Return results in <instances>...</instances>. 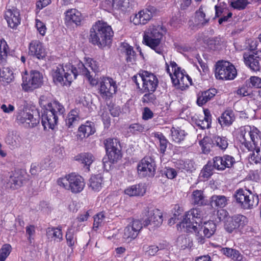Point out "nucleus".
Returning <instances> with one entry per match:
<instances>
[{
	"label": "nucleus",
	"mask_w": 261,
	"mask_h": 261,
	"mask_svg": "<svg viewBox=\"0 0 261 261\" xmlns=\"http://www.w3.org/2000/svg\"><path fill=\"white\" fill-rule=\"evenodd\" d=\"M248 4L247 0H236L231 3V6L234 9L243 10Z\"/></svg>",
	"instance_id": "nucleus-55"
},
{
	"label": "nucleus",
	"mask_w": 261,
	"mask_h": 261,
	"mask_svg": "<svg viewBox=\"0 0 261 261\" xmlns=\"http://www.w3.org/2000/svg\"><path fill=\"white\" fill-rule=\"evenodd\" d=\"M89 186L94 192L99 191L103 185V178L101 174L92 175L89 180Z\"/></svg>",
	"instance_id": "nucleus-28"
},
{
	"label": "nucleus",
	"mask_w": 261,
	"mask_h": 261,
	"mask_svg": "<svg viewBox=\"0 0 261 261\" xmlns=\"http://www.w3.org/2000/svg\"><path fill=\"white\" fill-rule=\"evenodd\" d=\"M236 203L241 208L249 210L258 205V196L253 194L250 191L239 189L236 190L233 195Z\"/></svg>",
	"instance_id": "nucleus-8"
},
{
	"label": "nucleus",
	"mask_w": 261,
	"mask_h": 261,
	"mask_svg": "<svg viewBox=\"0 0 261 261\" xmlns=\"http://www.w3.org/2000/svg\"><path fill=\"white\" fill-rule=\"evenodd\" d=\"M6 142L10 146L11 149H14L19 146L20 138L16 134L9 133L6 138Z\"/></svg>",
	"instance_id": "nucleus-41"
},
{
	"label": "nucleus",
	"mask_w": 261,
	"mask_h": 261,
	"mask_svg": "<svg viewBox=\"0 0 261 261\" xmlns=\"http://www.w3.org/2000/svg\"><path fill=\"white\" fill-rule=\"evenodd\" d=\"M5 17L8 26L12 29H16L20 23L19 11L15 8L7 9L5 12Z\"/></svg>",
	"instance_id": "nucleus-20"
},
{
	"label": "nucleus",
	"mask_w": 261,
	"mask_h": 261,
	"mask_svg": "<svg viewBox=\"0 0 261 261\" xmlns=\"http://www.w3.org/2000/svg\"><path fill=\"white\" fill-rule=\"evenodd\" d=\"M95 129L93 123L87 122L85 124L81 125L79 128L78 136L81 139L87 138L93 134Z\"/></svg>",
	"instance_id": "nucleus-25"
},
{
	"label": "nucleus",
	"mask_w": 261,
	"mask_h": 261,
	"mask_svg": "<svg viewBox=\"0 0 261 261\" xmlns=\"http://www.w3.org/2000/svg\"><path fill=\"white\" fill-rule=\"evenodd\" d=\"M94 72L98 71V66L96 61L91 58L86 60L84 63L79 61L76 65L66 64L65 65L59 64L52 70V76L54 82L61 86L70 85L73 79H75L79 74L86 76L91 85H98L95 80L90 74V70Z\"/></svg>",
	"instance_id": "nucleus-1"
},
{
	"label": "nucleus",
	"mask_w": 261,
	"mask_h": 261,
	"mask_svg": "<svg viewBox=\"0 0 261 261\" xmlns=\"http://www.w3.org/2000/svg\"><path fill=\"white\" fill-rule=\"evenodd\" d=\"M204 215L201 208H192L185 214L182 221L177 224V227L181 229H185L186 231L195 232L197 234L198 242L203 243L202 232L204 237L209 238L216 230V224L213 221L205 222L201 225Z\"/></svg>",
	"instance_id": "nucleus-2"
},
{
	"label": "nucleus",
	"mask_w": 261,
	"mask_h": 261,
	"mask_svg": "<svg viewBox=\"0 0 261 261\" xmlns=\"http://www.w3.org/2000/svg\"><path fill=\"white\" fill-rule=\"evenodd\" d=\"M155 138H157L159 141V151L163 155L165 154L169 142L166 137L161 133H154V135Z\"/></svg>",
	"instance_id": "nucleus-44"
},
{
	"label": "nucleus",
	"mask_w": 261,
	"mask_h": 261,
	"mask_svg": "<svg viewBox=\"0 0 261 261\" xmlns=\"http://www.w3.org/2000/svg\"><path fill=\"white\" fill-rule=\"evenodd\" d=\"M48 159L44 160L40 163H32L31 166L30 172L32 175H38L39 173L43 170L46 169L49 163Z\"/></svg>",
	"instance_id": "nucleus-34"
},
{
	"label": "nucleus",
	"mask_w": 261,
	"mask_h": 261,
	"mask_svg": "<svg viewBox=\"0 0 261 261\" xmlns=\"http://www.w3.org/2000/svg\"><path fill=\"white\" fill-rule=\"evenodd\" d=\"M155 9L151 7L142 10L136 14L133 17L132 21L135 25L145 24L151 19Z\"/></svg>",
	"instance_id": "nucleus-18"
},
{
	"label": "nucleus",
	"mask_w": 261,
	"mask_h": 261,
	"mask_svg": "<svg viewBox=\"0 0 261 261\" xmlns=\"http://www.w3.org/2000/svg\"><path fill=\"white\" fill-rule=\"evenodd\" d=\"M176 82V85L175 86H176L178 88H179L181 90H183L186 87H188L189 85H192V79L191 77L188 75L185 74L183 76L182 78L180 79V80H175Z\"/></svg>",
	"instance_id": "nucleus-48"
},
{
	"label": "nucleus",
	"mask_w": 261,
	"mask_h": 261,
	"mask_svg": "<svg viewBox=\"0 0 261 261\" xmlns=\"http://www.w3.org/2000/svg\"><path fill=\"white\" fill-rule=\"evenodd\" d=\"M75 161L87 166L88 169L94 160V157L93 154L89 152H83L80 153L74 157Z\"/></svg>",
	"instance_id": "nucleus-30"
},
{
	"label": "nucleus",
	"mask_w": 261,
	"mask_h": 261,
	"mask_svg": "<svg viewBox=\"0 0 261 261\" xmlns=\"http://www.w3.org/2000/svg\"><path fill=\"white\" fill-rule=\"evenodd\" d=\"M65 14V20L69 22H73L79 25L82 19L81 13L75 9L68 10Z\"/></svg>",
	"instance_id": "nucleus-24"
},
{
	"label": "nucleus",
	"mask_w": 261,
	"mask_h": 261,
	"mask_svg": "<svg viewBox=\"0 0 261 261\" xmlns=\"http://www.w3.org/2000/svg\"><path fill=\"white\" fill-rule=\"evenodd\" d=\"M217 90L215 88L209 89L198 94L197 103L199 106H202L207 101L211 100L217 94Z\"/></svg>",
	"instance_id": "nucleus-22"
},
{
	"label": "nucleus",
	"mask_w": 261,
	"mask_h": 261,
	"mask_svg": "<svg viewBox=\"0 0 261 261\" xmlns=\"http://www.w3.org/2000/svg\"><path fill=\"white\" fill-rule=\"evenodd\" d=\"M249 81L253 87L261 88V78L258 76H252L250 77Z\"/></svg>",
	"instance_id": "nucleus-63"
},
{
	"label": "nucleus",
	"mask_w": 261,
	"mask_h": 261,
	"mask_svg": "<svg viewBox=\"0 0 261 261\" xmlns=\"http://www.w3.org/2000/svg\"><path fill=\"white\" fill-rule=\"evenodd\" d=\"M214 146H216L222 151L225 150L228 147V143L227 138L225 137L214 136L211 139Z\"/></svg>",
	"instance_id": "nucleus-35"
},
{
	"label": "nucleus",
	"mask_w": 261,
	"mask_h": 261,
	"mask_svg": "<svg viewBox=\"0 0 261 261\" xmlns=\"http://www.w3.org/2000/svg\"><path fill=\"white\" fill-rule=\"evenodd\" d=\"M221 160H222V165L224 167V170L226 168H230L235 163V160L234 158L229 155H224L221 156Z\"/></svg>",
	"instance_id": "nucleus-52"
},
{
	"label": "nucleus",
	"mask_w": 261,
	"mask_h": 261,
	"mask_svg": "<svg viewBox=\"0 0 261 261\" xmlns=\"http://www.w3.org/2000/svg\"><path fill=\"white\" fill-rule=\"evenodd\" d=\"M65 238L67 245L72 248L76 242V238L75 237V230L73 227L68 228Z\"/></svg>",
	"instance_id": "nucleus-47"
},
{
	"label": "nucleus",
	"mask_w": 261,
	"mask_h": 261,
	"mask_svg": "<svg viewBox=\"0 0 261 261\" xmlns=\"http://www.w3.org/2000/svg\"><path fill=\"white\" fill-rule=\"evenodd\" d=\"M222 160H221V156H218L214 157L213 160L210 162H211V164H212L214 169H216L218 170H223L224 167L222 165Z\"/></svg>",
	"instance_id": "nucleus-60"
},
{
	"label": "nucleus",
	"mask_w": 261,
	"mask_h": 261,
	"mask_svg": "<svg viewBox=\"0 0 261 261\" xmlns=\"http://www.w3.org/2000/svg\"><path fill=\"white\" fill-rule=\"evenodd\" d=\"M234 119L233 112L232 110H226L222 114L218 121L222 127H225L231 125Z\"/></svg>",
	"instance_id": "nucleus-27"
},
{
	"label": "nucleus",
	"mask_w": 261,
	"mask_h": 261,
	"mask_svg": "<svg viewBox=\"0 0 261 261\" xmlns=\"http://www.w3.org/2000/svg\"><path fill=\"white\" fill-rule=\"evenodd\" d=\"M9 51V46L7 43L5 41L3 42L1 41L0 45V59L2 61L6 59Z\"/></svg>",
	"instance_id": "nucleus-54"
},
{
	"label": "nucleus",
	"mask_w": 261,
	"mask_h": 261,
	"mask_svg": "<svg viewBox=\"0 0 261 261\" xmlns=\"http://www.w3.org/2000/svg\"><path fill=\"white\" fill-rule=\"evenodd\" d=\"M57 182L59 186L73 193L81 192L85 187L84 178L73 173L59 178Z\"/></svg>",
	"instance_id": "nucleus-9"
},
{
	"label": "nucleus",
	"mask_w": 261,
	"mask_h": 261,
	"mask_svg": "<svg viewBox=\"0 0 261 261\" xmlns=\"http://www.w3.org/2000/svg\"><path fill=\"white\" fill-rule=\"evenodd\" d=\"M146 192V188L143 184H137L125 189L124 193L129 196H142Z\"/></svg>",
	"instance_id": "nucleus-23"
},
{
	"label": "nucleus",
	"mask_w": 261,
	"mask_h": 261,
	"mask_svg": "<svg viewBox=\"0 0 261 261\" xmlns=\"http://www.w3.org/2000/svg\"><path fill=\"white\" fill-rule=\"evenodd\" d=\"M214 169L211 162H208L201 172V176L204 178H208L213 174V170Z\"/></svg>",
	"instance_id": "nucleus-53"
},
{
	"label": "nucleus",
	"mask_w": 261,
	"mask_h": 261,
	"mask_svg": "<svg viewBox=\"0 0 261 261\" xmlns=\"http://www.w3.org/2000/svg\"><path fill=\"white\" fill-rule=\"evenodd\" d=\"M24 177L22 175L18 173H13L11 175L9 180L10 184V187L12 189H15L20 188L23 183Z\"/></svg>",
	"instance_id": "nucleus-33"
},
{
	"label": "nucleus",
	"mask_w": 261,
	"mask_h": 261,
	"mask_svg": "<svg viewBox=\"0 0 261 261\" xmlns=\"http://www.w3.org/2000/svg\"><path fill=\"white\" fill-rule=\"evenodd\" d=\"M121 50L125 54L127 62L133 63L135 61L136 54L132 46L127 43H123L121 45Z\"/></svg>",
	"instance_id": "nucleus-32"
},
{
	"label": "nucleus",
	"mask_w": 261,
	"mask_h": 261,
	"mask_svg": "<svg viewBox=\"0 0 261 261\" xmlns=\"http://www.w3.org/2000/svg\"><path fill=\"white\" fill-rule=\"evenodd\" d=\"M0 77L2 80L7 83L13 81L14 76L12 70L8 67H4L0 69Z\"/></svg>",
	"instance_id": "nucleus-39"
},
{
	"label": "nucleus",
	"mask_w": 261,
	"mask_h": 261,
	"mask_svg": "<svg viewBox=\"0 0 261 261\" xmlns=\"http://www.w3.org/2000/svg\"><path fill=\"white\" fill-rule=\"evenodd\" d=\"M207 44L211 49L218 50L221 47L222 41L220 37L210 38L208 39Z\"/></svg>",
	"instance_id": "nucleus-50"
},
{
	"label": "nucleus",
	"mask_w": 261,
	"mask_h": 261,
	"mask_svg": "<svg viewBox=\"0 0 261 261\" xmlns=\"http://www.w3.org/2000/svg\"><path fill=\"white\" fill-rule=\"evenodd\" d=\"M143 249L145 250L146 253L150 256L154 255L156 252L162 248L155 245L144 246Z\"/></svg>",
	"instance_id": "nucleus-58"
},
{
	"label": "nucleus",
	"mask_w": 261,
	"mask_h": 261,
	"mask_svg": "<svg viewBox=\"0 0 261 261\" xmlns=\"http://www.w3.org/2000/svg\"><path fill=\"white\" fill-rule=\"evenodd\" d=\"M143 222L139 220H134L124 230L123 239L129 242L136 239L143 227Z\"/></svg>",
	"instance_id": "nucleus-17"
},
{
	"label": "nucleus",
	"mask_w": 261,
	"mask_h": 261,
	"mask_svg": "<svg viewBox=\"0 0 261 261\" xmlns=\"http://www.w3.org/2000/svg\"><path fill=\"white\" fill-rule=\"evenodd\" d=\"M204 117L203 119H199L196 121V124L201 128L204 129L208 128L211 125V115L208 110L204 111Z\"/></svg>",
	"instance_id": "nucleus-40"
},
{
	"label": "nucleus",
	"mask_w": 261,
	"mask_h": 261,
	"mask_svg": "<svg viewBox=\"0 0 261 261\" xmlns=\"http://www.w3.org/2000/svg\"><path fill=\"white\" fill-rule=\"evenodd\" d=\"M243 58L245 64L253 71H259L260 68V65L258 59L254 57L251 54L245 53Z\"/></svg>",
	"instance_id": "nucleus-26"
},
{
	"label": "nucleus",
	"mask_w": 261,
	"mask_h": 261,
	"mask_svg": "<svg viewBox=\"0 0 261 261\" xmlns=\"http://www.w3.org/2000/svg\"><path fill=\"white\" fill-rule=\"evenodd\" d=\"M36 26L37 29V30L39 31V33L44 36L46 32V27L44 24V23L41 21L36 19Z\"/></svg>",
	"instance_id": "nucleus-64"
},
{
	"label": "nucleus",
	"mask_w": 261,
	"mask_h": 261,
	"mask_svg": "<svg viewBox=\"0 0 261 261\" xmlns=\"http://www.w3.org/2000/svg\"><path fill=\"white\" fill-rule=\"evenodd\" d=\"M247 223L248 219L246 217L238 214L227 220L224 224V228L229 233L241 232Z\"/></svg>",
	"instance_id": "nucleus-13"
},
{
	"label": "nucleus",
	"mask_w": 261,
	"mask_h": 261,
	"mask_svg": "<svg viewBox=\"0 0 261 261\" xmlns=\"http://www.w3.org/2000/svg\"><path fill=\"white\" fill-rule=\"evenodd\" d=\"M252 93L251 89L247 86H243L238 89L237 93L242 96H246L250 95Z\"/></svg>",
	"instance_id": "nucleus-62"
},
{
	"label": "nucleus",
	"mask_w": 261,
	"mask_h": 261,
	"mask_svg": "<svg viewBox=\"0 0 261 261\" xmlns=\"http://www.w3.org/2000/svg\"><path fill=\"white\" fill-rule=\"evenodd\" d=\"M129 132L134 134H138L142 133L144 130V126L139 123H134L129 125Z\"/></svg>",
	"instance_id": "nucleus-57"
},
{
	"label": "nucleus",
	"mask_w": 261,
	"mask_h": 261,
	"mask_svg": "<svg viewBox=\"0 0 261 261\" xmlns=\"http://www.w3.org/2000/svg\"><path fill=\"white\" fill-rule=\"evenodd\" d=\"M138 172L143 176H153L155 172V164L153 159L145 156L138 165Z\"/></svg>",
	"instance_id": "nucleus-16"
},
{
	"label": "nucleus",
	"mask_w": 261,
	"mask_h": 261,
	"mask_svg": "<svg viewBox=\"0 0 261 261\" xmlns=\"http://www.w3.org/2000/svg\"><path fill=\"white\" fill-rule=\"evenodd\" d=\"M16 120L18 123L23 124L25 127H34L39 122L38 120L35 118L30 113L21 111L18 114Z\"/></svg>",
	"instance_id": "nucleus-21"
},
{
	"label": "nucleus",
	"mask_w": 261,
	"mask_h": 261,
	"mask_svg": "<svg viewBox=\"0 0 261 261\" xmlns=\"http://www.w3.org/2000/svg\"><path fill=\"white\" fill-rule=\"evenodd\" d=\"M29 55L36 57L39 60L45 59L46 52L42 43L39 40H33L29 44Z\"/></svg>",
	"instance_id": "nucleus-19"
},
{
	"label": "nucleus",
	"mask_w": 261,
	"mask_h": 261,
	"mask_svg": "<svg viewBox=\"0 0 261 261\" xmlns=\"http://www.w3.org/2000/svg\"><path fill=\"white\" fill-rule=\"evenodd\" d=\"M166 31V28L163 25H150L145 31L143 35L145 44L156 53L162 55L164 59L166 45L162 40Z\"/></svg>",
	"instance_id": "nucleus-6"
},
{
	"label": "nucleus",
	"mask_w": 261,
	"mask_h": 261,
	"mask_svg": "<svg viewBox=\"0 0 261 261\" xmlns=\"http://www.w3.org/2000/svg\"><path fill=\"white\" fill-rule=\"evenodd\" d=\"M46 235L48 238L53 239L56 242H60L63 240V233L60 226L48 227L46 230Z\"/></svg>",
	"instance_id": "nucleus-29"
},
{
	"label": "nucleus",
	"mask_w": 261,
	"mask_h": 261,
	"mask_svg": "<svg viewBox=\"0 0 261 261\" xmlns=\"http://www.w3.org/2000/svg\"><path fill=\"white\" fill-rule=\"evenodd\" d=\"M118 2L114 5V7H110L109 8L120 9L122 11H126L129 10L134 6L133 2H130L129 0H120L118 1Z\"/></svg>",
	"instance_id": "nucleus-46"
},
{
	"label": "nucleus",
	"mask_w": 261,
	"mask_h": 261,
	"mask_svg": "<svg viewBox=\"0 0 261 261\" xmlns=\"http://www.w3.org/2000/svg\"><path fill=\"white\" fill-rule=\"evenodd\" d=\"M166 71L167 73L169 74L171 79L172 80V82L173 84L175 86L176 85V82L175 81L176 80H180V79H182L183 76L185 75L184 72L185 71H182L181 69L175 71L174 72L172 73L170 71V69L169 68V66L168 64L166 62Z\"/></svg>",
	"instance_id": "nucleus-45"
},
{
	"label": "nucleus",
	"mask_w": 261,
	"mask_h": 261,
	"mask_svg": "<svg viewBox=\"0 0 261 261\" xmlns=\"http://www.w3.org/2000/svg\"><path fill=\"white\" fill-rule=\"evenodd\" d=\"M217 217L219 221H224L225 223L227 220L230 218L229 213L224 209L218 210L217 212Z\"/></svg>",
	"instance_id": "nucleus-59"
},
{
	"label": "nucleus",
	"mask_w": 261,
	"mask_h": 261,
	"mask_svg": "<svg viewBox=\"0 0 261 261\" xmlns=\"http://www.w3.org/2000/svg\"><path fill=\"white\" fill-rule=\"evenodd\" d=\"M145 93L142 97V102L146 103H153L156 99V97L152 91H142Z\"/></svg>",
	"instance_id": "nucleus-56"
},
{
	"label": "nucleus",
	"mask_w": 261,
	"mask_h": 261,
	"mask_svg": "<svg viewBox=\"0 0 261 261\" xmlns=\"http://www.w3.org/2000/svg\"><path fill=\"white\" fill-rule=\"evenodd\" d=\"M107 154L110 161L113 163L121 158L119 142L117 139L108 138L104 141Z\"/></svg>",
	"instance_id": "nucleus-15"
},
{
	"label": "nucleus",
	"mask_w": 261,
	"mask_h": 261,
	"mask_svg": "<svg viewBox=\"0 0 261 261\" xmlns=\"http://www.w3.org/2000/svg\"><path fill=\"white\" fill-rule=\"evenodd\" d=\"M199 145L201 147L202 152L204 153H208L211 151V147L214 145L212 144L211 139L208 137H204L202 140L199 141Z\"/></svg>",
	"instance_id": "nucleus-49"
},
{
	"label": "nucleus",
	"mask_w": 261,
	"mask_h": 261,
	"mask_svg": "<svg viewBox=\"0 0 261 261\" xmlns=\"http://www.w3.org/2000/svg\"><path fill=\"white\" fill-rule=\"evenodd\" d=\"M192 201L194 205H203L206 204L205 197L202 190H194L192 194Z\"/></svg>",
	"instance_id": "nucleus-37"
},
{
	"label": "nucleus",
	"mask_w": 261,
	"mask_h": 261,
	"mask_svg": "<svg viewBox=\"0 0 261 261\" xmlns=\"http://www.w3.org/2000/svg\"><path fill=\"white\" fill-rule=\"evenodd\" d=\"M228 198L224 195H214L211 197V204L212 206L224 207L228 203Z\"/></svg>",
	"instance_id": "nucleus-36"
},
{
	"label": "nucleus",
	"mask_w": 261,
	"mask_h": 261,
	"mask_svg": "<svg viewBox=\"0 0 261 261\" xmlns=\"http://www.w3.org/2000/svg\"><path fill=\"white\" fill-rule=\"evenodd\" d=\"M209 18H206L203 7L200 6L195 12V21L198 25L203 26L208 22Z\"/></svg>",
	"instance_id": "nucleus-38"
},
{
	"label": "nucleus",
	"mask_w": 261,
	"mask_h": 261,
	"mask_svg": "<svg viewBox=\"0 0 261 261\" xmlns=\"http://www.w3.org/2000/svg\"><path fill=\"white\" fill-rule=\"evenodd\" d=\"M237 75L234 65L226 61H218L216 64L215 76L217 79L232 80Z\"/></svg>",
	"instance_id": "nucleus-10"
},
{
	"label": "nucleus",
	"mask_w": 261,
	"mask_h": 261,
	"mask_svg": "<svg viewBox=\"0 0 261 261\" xmlns=\"http://www.w3.org/2000/svg\"><path fill=\"white\" fill-rule=\"evenodd\" d=\"M35 233V227L33 225H30L26 227V234L28 236V240L30 243H32L34 240L33 236Z\"/></svg>",
	"instance_id": "nucleus-61"
},
{
	"label": "nucleus",
	"mask_w": 261,
	"mask_h": 261,
	"mask_svg": "<svg viewBox=\"0 0 261 261\" xmlns=\"http://www.w3.org/2000/svg\"><path fill=\"white\" fill-rule=\"evenodd\" d=\"M42 75L40 72L32 70L29 78L22 76V89L25 91H32L39 88L42 83Z\"/></svg>",
	"instance_id": "nucleus-14"
},
{
	"label": "nucleus",
	"mask_w": 261,
	"mask_h": 261,
	"mask_svg": "<svg viewBox=\"0 0 261 261\" xmlns=\"http://www.w3.org/2000/svg\"><path fill=\"white\" fill-rule=\"evenodd\" d=\"M12 247L9 244H4L0 249V261H5L6 258L9 256Z\"/></svg>",
	"instance_id": "nucleus-51"
},
{
	"label": "nucleus",
	"mask_w": 261,
	"mask_h": 261,
	"mask_svg": "<svg viewBox=\"0 0 261 261\" xmlns=\"http://www.w3.org/2000/svg\"><path fill=\"white\" fill-rule=\"evenodd\" d=\"M240 141L249 151H252L250 158L255 163L261 162V150L258 146L261 145L259 131L254 127L246 125L241 128Z\"/></svg>",
	"instance_id": "nucleus-4"
},
{
	"label": "nucleus",
	"mask_w": 261,
	"mask_h": 261,
	"mask_svg": "<svg viewBox=\"0 0 261 261\" xmlns=\"http://www.w3.org/2000/svg\"><path fill=\"white\" fill-rule=\"evenodd\" d=\"M221 252L223 254L232 259L236 261H241L242 259V256L239 251L229 248H223Z\"/></svg>",
	"instance_id": "nucleus-42"
},
{
	"label": "nucleus",
	"mask_w": 261,
	"mask_h": 261,
	"mask_svg": "<svg viewBox=\"0 0 261 261\" xmlns=\"http://www.w3.org/2000/svg\"><path fill=\"white\" fill-rule=\"evenodd\" d=\"M171 137L173 141L176 143H180L183 141L186 136L185 130L177 127H173L171 129Z\"/></svg>",
	"instance_id": "nucleus-43"
},
{
	"label": "nucleus",
	"mask_w": 261,
	"mask_h": 261,
	"mask_svg": "<svg viewBox=\"0 0 261 261\" xmlns=\"http://www.w3.org/2000/svg\"><path fill=\"white\" fill-rule=\"evenodd\" d=\"M116 82L112 78L102 76L98 83V92L102 99H110L117 91Z\"/></svg>",
	"instance_id": "nucleus-11"
},
{
	"label": "nucleus",
	"mask_w": 261,
	"mask_h": 261,
	"mask_svg": "<svg viewBox=\"0 0 261 261\" xmlns=\"http://www.w3.org/2000/svg\"><path fill=\"white\" fill-rule=\"evenodd\" d=\"M80 120L79 111L77 109L70 111L66 119V125L68 128H72L76 125Z\"/></svg>",
	"instance_id": "nucleus-31"
},
{
	"label": "nucleus",
	"mask_w": 261,
	"mask_h": 261,
	"mask_svg": "<svg viewBox=\"0 0 261 261\" xmlns=\"http://www.w3.org/2000/svg\"><path fill=\"white\" fill-rule=\"evenodd\" d=\"M114 32L107 22L98 20L95 22L90 31L89 41L93 45L103 48L110 46Z\"/></svg>",
	"instance_id": "nucleus-5"
},
{
	"label": "nucleus",
	"mask_w": 261,
	"mask_h": 261,
	"mask_svg": "<svg viewBox=\"0 0 261 261\" xmlns=\"http://www.w3.org/2000/svg\"><path fill=\"white\" fill-rule=\"evenodd\" d=\"M141 219L144 227L150 225L152 226V228L158 227L162 224L163 214L158 209L150 210L148 207H146L142 213Z\"/></svg>",
	"instance_id": "nucleus-12"
},
{
	"label": "nucleus",
	"mask_w": 261,
	"mask_h": 261,
	"mask_svg": "<svg viewBox=\"0 0 261 261\" xmlns=\"http://www.w3.org/2000/svg\"><path fill=\"white\" fill-rule=\"evenodd\" d=\"M49 94L43 95L39 98V104L42 108L41 122L44 129H52L57 124L59 118L63 117L65 110L57 101H50Z\"/></svg>",
	"instance_id": "nucleus-3"
},
{
	"label": "nucleus",
	"mask_w": 261,
	"mask_h": 261,
	"mask_svg": "<svg viewBox=\"0 0 261 261\" xmlns=\"http://www.w3.org/2000/svg\"><path fill=\"white\" fill-rule=\"evenodd\" d=\"M132 80L138 88H140L139 82H142L141 90L142 91L154 92L159 84L157 77L153 73L145 70L141 71L137 74L133 76Z\"/></svg>",
	"instance_id": "nucleus-7"
}]
</instances>
